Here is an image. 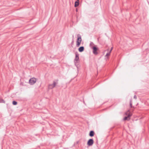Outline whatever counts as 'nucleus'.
I'll return each instance as SVG.
<instances>
[{
	"label": "nucleus",
	"mask_w": 149,
	"mask_h": 149,
	"mask_svg": "<svg viewBox=\"0 0 149 149\" xmlns=\"http://www.w3.org/2000/svg\"><path fill=\"white\" fill-rule=\"evenodd\" d=\"M134 98L135 99V100H136L137 99V96L136 95H135L134 96Z\"/></svg>",
	"instance_id": "2eb2a0df"
},
{
	"label": "nucleus",
	"mask_w": 149,
	"mask_h": 149,
	"mask_svg": "<svg viewBox=\"0 0 149 149\" xmlns=\"http://www.w3.org/2000/svg\"><path fill=\"white\" fill-rule=\"evenodd\" d=\"M77 38L76 41V46L78 47L79 46L81 42V35L79 34H78L77 35Z\"/></svg>",
	"instance_id": "f257e3e1"
},
{
	"label": "nucleus",
	"mask_w": 149,
	"mask_h": 149,
	"mask_svg": "<svg viewBox=\"0 0 149 149\" xmlns=\"http://www.w3.org/2000/svg\"><path fill=\"white\" fill-rule=\"evenodd\" d=\"M91 45H94L93 43V42H91L90 44V46Z\"/></svg>",
	"instance_id": "f3484780"
},
{
	"label": "nucleus",
	"mask_w": 149,
	"mask_h": 149,
	"mask_svg": "<svg viewBox=\"0 0 149 149\" xmlns=\"http://www.w3.org/2000/svg\"><path fill=\"white\" fill-rule=\"evenodd\" d=\"M79 1H76L74 3V7H77L78 6H79Z\"/></svg>",
	"instance_id": "9d476101"
},
{
	"label": "nucleus",
	"mask_w": 149,
	"mask_h": 149,
	"mask_svg": "<svg viewBox=\"0 0 149 149\" xmlns=\"http://www.w3.org/2000/svg\"><path fill=\"white\" fill-rule=\"evenodd\" d=\"M94 143V141L93 139H90L88 141L87 145L89 146H92Z\"/></svg>",
	"instance_id": "0eeeda50"
},
{
	"label": "nucleus",
	"mask_w": 149,
	"mask_h": 149,
	"mask_svg": "<svg viewBox=\"0 0 149 149\" xmlns=\"http://www.w3.org/2000/svg\"><path fill=\"white\" fill-rule=\"evenodd\" d=\"M0 103H5V102L3 99H0Z\"/></svg>",
	"instance_id": "f8f14e48"
},
{
	"label": "nucleus",
	"mask_w": 149,
	"mask_h": 149,
	"mask_svg": "<svg viewBox=\"0 0 149 149\" xmlns=\"http://www.w3.org/2000/svg\"><path fill=\"white\" fill-rule=\"evenodd\" d=\"M76 11H77V9H76Z\"/></svg>",
	"instance_id": "a211bd4d"
},
{
	"label": "nucleus",
	"mask_w": 149,
	"mask_h": 149,
	"mask_svg": "<svg viewBox=\"0 0 149 149\" xmlns=\"http://www.w3.org/2000/svg\"><path fill=\"white\" fill-rule=\"evenodd\" d=\"M77 0L78 1H79V0Z\"/></svg>",
	"instance_id": "6ab92c4d"
},
{
	"label": "nucleus",
	"mask_w": 149,
	"mask_h": 149,
	"mask_svg": "<svg viewBox=\"0 0 149 149\" xmlns=\"http://www.w3.org/2000/svg\"><path fill=\"white\" fill-rule=\"evenodd\" d=\"M110 53H110V52H109V53H107V54H106V55H105V56H109L110 55Z\"/></svg>",
	"instance_id": "4468645a"
},
{
	"label": "nucleus",
	"mask_w": 149,
	"mask_h": 149,
	"mask_svg": "<svg viewBox=\"0 0 149 149\" xmlns=\"http://www.w3.org/2000/svg\"><path fill=\"white\" fill-rule=\"evenodd\" d=\"M95 133L94 131L91 130L90 131L89 134V135L91 137H93L94 136Z\"/></svg>",
	"instance_id": "1a4fd4ad"
},
{
	"label": "nucleus",
	"mask_w": 149,
	"mask_h": 149,
	"mask_svg": "<svg viewBox=\"0 0 149 149\" xmlns=\"http://www.w3.org/2000/svg\"><path fill=\"white\" fill-rule=\"evenodd\" d=\"M113 49V47H112L111 48V50H110L109 52H110V53H111V51Z\"/></svg>",
	"instance_id": "dca6fc26"
},
{
	"label": "nucleus",
	"mask_w": 149,
	"mask_h": 149,
	"mask_svg": "<svg viewBox=\"0 0 149 149\" xmlns=\"http://www.w3.org/2000/svg\"><path fill=\"white\" fill-rule=\"evenodd\" d=\"M91 48L93 49V53L95 55H97L98 53L97 52L99 50L98 48L97 47L95 46H94L92 47Z\"/></svg>",
	"instance_id": "20e7f679"
},
{
	"label": "nucleus",
	"mask_w": 149,
	"mask_h": 149,
	"mask_svg": "<svg viewBox=\"0 0 149 149\" xmlns=\"http://www.w3.org/2000/svg\"><path fill=\"white\" fill-rule=\"evenodd\" d=\"M58 80H57V82L53 81L52 84H49L48 86V89H52L55 87L56 84H58L57 81Z\"/></svg>",
	"instance_id": "7ed1b4c3"
},
{
	"label": "nucleus",
	"mask_w": 149,
	"mask_h": 149,
	"mask_svg": "<svg viewBox=\"0 0 149 149\" xmlns=\"http://www.w3.org/2000/svg\"><path fill=\"white\" fill-rule=\"evenodd\" d=\"M132 99H131L130 100V107L131 108H134V107L132 106Z\"/></svg>",
	"instance_id": "9b49d317"
},
{
	"label": "nucleus",
	"mask_w": 149,
	"mask_h": 149,
	"mask_svg": "<svg viewBox=\"0 0 149 149\" xmlns=\"http://www.w3.org/2000/svg\"><path fill=\"white\" fill-rule=\"evenodd\" d=\"M84 47L83 46H81L79 47L78 49V50L80 52H82L84 50Z\"/></svg>",
	"instance_id": "6e6552de"
},
{
	"label": "nucleus",
	"mask_w": 149,
	"mask_h": 149,
	"mask_svg": "<svg viewBox=\"0 0 149 149\" xmlns=\"http://www.w3.org/2000/svg\"><path fill=\"white\" fill-rule=\"evenodd\" d=\"M13 104L14 105H16L17 104V102L15 101H13L12 102Z\"/></svg>",
	"instance_id": "ddd939ff"
},
{
	"label": "nucleus",
	"mask_w": 149,
	"mask_h": 149,
	"mask_svg": "<svg viewBox=\"0 0 149 149\" xmlns=\"http://www.w3.org/2000/svg\"><path fill=\"white\" fill-rule=\"evenodd\" d=\"M36 79L35 78L30 79L29 81V83L31 85H33L36 82Z\"/></svg>",
	"instance_id": "39448f33"
},
{
	"label": "nucleus",
	"mask_w": 149,
	"mask_h": 149,
	"mask_svg": "<svg viewBox=\"0 0 149 149\" xmlns=\"http://www.w3.org/2000/svg\"><path fill=\"white\" fill-rule=\"evenodd\" d=\"M125 114L127 115V116L125 117L123 120H129L130 119V117L131 116V115L130 113V111L129 110H128L127 112L125 113Z\"/></svg>",
	"instance_id": "f03ea898"
},
{
	"label": "nucleus",
	"mask_w": 149,
	"mask_h": 149,
	"mask_svg": "<svg viewBox=\"0 0 149 149\" xmlns=\"http://www.w3.org/2000/svg\"><path fill=\"white\" fill-rule=\"evenodd\" d=\"M75 57L74 60V62L75 63H77V61L79 60V54L77 52H75Z\"/></svg>",
	"instance_id": "423d86ee"
}]
</instances>
